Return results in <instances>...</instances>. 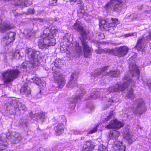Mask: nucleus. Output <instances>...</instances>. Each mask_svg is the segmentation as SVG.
Returning a JSON list of instances; mask_svg holds the SVG:
<instances>
[{"instance_id": "obj_1", "label": "nucleus", "mask_w": 151, "mask_h": 151, "mask_svg": "<svg viewBox=\"0 0 151 151\" xmlns=\"http://www.w3.org/2000/svg\"><path fill=\"white\" fill-rule=\"evenodd\" d=\"M124 81H125L122 85L117 84L115 86L110 87L107 89V93H109L111 92H119L120 91H126V96L129 98L133 99L134 95L133 93V87L134 83L133 80L128 76H126L123 78Z\"/></svg>"}, {"instance_id": "obj_2", "label": "nucleus", "mask_w": 151, "mask_h": 151, "mask_svg": "<svg viewBox=\"0 0 151 151\" xmlns=\"http://www.w3.org/2000/svg\"><path fill=\"white\" fill-rule=\"evenodd\" d=\"M25 51L27 55L25 59L28 61L26 65L25 63H23L20 68L25 69L27 68H35L39 66L40 65V59L41 58L40 51L29 48H27Z\"/></svg>"}, {"instance_id": "obj_3", "label": "nucleus", "mask_w": 151, "mask_h": 151, "mask_svg": "<svg viewBox=\"0 0 151 151\" xmlns=\"http://www.w3.org/2000/svg\"><path fill=\"white\" fill-rule=\"evenodd\" d=\"M73 28L76 31L79 32L80 36L79 37V39L83 47V51L84 53L85 57H89L91 55V48L88 45V44L87 33L79 23H75L73 26Z\"/></svg>"}, {"instance_id": "obj_4", "label": "nucleus", "mask_w": 151, "mask_h": 151, "mask_svg": "<svg viewBox=\"0 0 151 151\" xmlns=\"http://www.w3.org/2000/svg\"><path fill=\"white\" fill-rule=\"evenodd\" d=\"M20 73L19 66L13 70H8L2 73L3 78L5 84H7L19 76Z\"/></svg>"}, {"instance_id": "obj_5", "label": "nucleus", "mask_w": 151, "mask_h": 151, "mask_svg": "<svg viewBox=\"0 0 151 151\" xmlns=\"http://www.w3.org/2000/svg\"><path fill=\"white\" fill-rule=\"evenodd\" d=\"M99 27L102 30L105 29L106 31L114 30L115 28V24L119 23L117 19L111 18L100 20Z\"/></svg>"}, {"instance_id": "obj_6", "label": "nucleus", "mask_w": 151, "mask_h": 151, "mask_svg": "<svg viewBox=\"0 0 151 151\" xmlns=\"http://www.w3.org/2000/svg\"><path fill=\"white\" fill-rule=\"evenodd\" d=\"M124 0H111L110 3L106 4L105 8L107 10L112 8L114 12H120L123 9L125 8V4L123 2Z\"/></svg>"}, {"instance_id": "obj_7", "label": "nucleus", "mask_w": 151, "mask_h": 151, "mask_svg": "<svg viewBox=\"0 0 151 151\" xmlns=\"http://www.w3.org/2000/svg\"><path fill=\"white\" fill-rule=\"evenodd\" d=\"M13 105L9 106L12 108H6L7 111H10L13 113H16L18 114H23L27 110L26 106L19 101H13Z\"/></svg>"}, {"instance_id": "obj_8", "label": "nucleus", "mask_w": 151, "mask_h": 151, "mask_svg": "<svg viewBox=\"0 0 151 151\" xmlns=\"http://www.w3.org/2000/svg\"><path fill=\"white\" fill-rule=\"evenodd\" d=\"M47 37L44 38L41 37L38 42V46L40 49H47L49 47L54 46L56 44L55 39L47 38Z\"/></svg>"}, {"instance_id": "obj_9", "label": "nucleus", "mask_w": 151, "mask_h": 151, "mask_svg": "<svg viewBox=\"0 0 151 151\" xmlns=\"http://www.w3.org/2000/svg\"><path fill=\"white\" fill-rule=\"evenodd\" d=\"M136 107L133 110V112L135 114H142L145 110V103L142 99H137L134 102Z\"/></svg>"}, {"instance_id": "obj_10", "label": "nucleus", "mask_w": 151, "mask_h": 151, "mask_svg": "<svg viewBox=\"0 0 151 151\" xmlns=\"http://www.w3.org/2000/svg\"><path fill=\"white\" fill-rule=\"evenodd\" d=\"M151 40V31H150L149 35L145 36H143L142 37L139 38L137 41L136 47L138 51L141 50L144 51V46L145 43L149 42Z\"/></svg>"}, {"instance_id": "obj_11", "label": "nucleus", "mask_w": 151, "mask_h": 151, "mask_svg": "<svg viewBox=\"0 0 151 151\" xmlns=\"http://www.w3.org/2000/svg\"><path fill=\"white\" fill-rule=\"evenodd\" d=\"M6 137L12 143L14 144L19 143L22 139L21 134L15 132L7 133Z\"/></svg>"}, {"instance_id": "obj_12", "label": "nucleus", "mask_w": 151, "mask_h": 151, "mask_svg": "<svg viewBox=\"0 0 151 151\" xmlns=\"http://www.w3.org/2000/svg\"><path fill=\"white\" fill-rule=\"evenodd\" d=\"M129 48L127 46H123L118 47L114 50H111V54L119 57H123L128 52Z\"/></svg>"}, {"instance_id": "obj_13", "label": "nucleus", "mask_w": 151, "mask_h": 151, "mask_svg": "<svg viewBox=\"0 0 151 151\" xmlns=\"http://www.w3.org/2000/svg\"><path fill=\"white\" fill-rule=\"evenodd\" d=\"M86 91L85 90L82 88L77 90L76 91V96L73 97L72 98H70L69 99L68 101L71 104H73V107L76 106V104L80 100L83 96L85 93Z\"/></svg>"}, {"instance_id": "obj_14", "label": "nucleus", "mask_w": 151, "mask_h": 151, "mask_svg": "<svg viewBox=\"0 0 151 151\" xmlns=\"http://www.w3.org/2000/svg\"><path fill=\"white\" fill-rule=\"evenodd\" d=\"M54 78L55 81L58 85L60 88H62L65 84V80L64 77H63L60 72H55L54 74Z\"/></svg>"}, {"instance_id": "obj_15", "label": "nucleus", "mask_w": 151, "mask_h": 151, "mask_svg": "<svg viewBox=\"0 0 151 151\" xmlns=\"http://www.w3.org/2000/svg\"><path fill=\"white\" fill-rule=\"evenodd\" d=\"M15 36L16 33L15 32H10L8 33L3 38L2 43L6 45L10 44L15 40Z\"/></svg>"}, {"instance_id": "obj_16", "label": "nucleus", "mask_w": 151, "mask_h": 151, "mask_svg": "<svg viewBox=\"0 0 151 151\" xmlns=\"http://www.w3.org/2000/svg\"><path fill=\"white\" fill-rule=\"evenodd\" d=\"M78 77V73L75 72L72 73L70 77V80L67 83L68 88H73L77 85L76 80Z\"/></svg>"}, {"instance_id": "obj_17", "label": "nucleus", "mask_w": 151, "mask_h": 151, "mask_svg": "<svg viewBox=\"0 0 151 151\" xmlns=\"http://www.w3.org/2000/svg\"><path fill=\"white\" fill-rule=\"evenodd\" d=\"M112 148L114 151H125L126 147L122 141H116L114 142Z\"/></svg>"}, {"instance_id": "obj_18", "label": "nucleus", "mask_w": 151, "mask_h": 151, "mask_svg": "<svg viewBox=\"0 0 151 151\" xmlns=\"http://www.w3.org/2000/svg\"><path fill=\"white\" fill-rule=\"evenodd\" d=\"M123 136L124 139L130 144H132L133 142L135 141L136 139L133 135L129 134V129H127L124 130Z\"/></svg>"}, {"instance_id": "obj_19", "label": "nucleus", "mask_w": 151, "mask_h": 151, "mask_svg": "<svg viewBox=\"0 0 151 151\" xmlns=\"http://www.w3.org/2000/svg\"><path fill=\"white\" fill-rule=\"evenodd\" d=\"M124 124L117 120H112L110 123L106 127L107 129L114 128H120L124 126Z\"/></svg>"}, {"instance_id": "obj_20", "label": "nucleus", "mask_w": 151, "mask_h": 151, "mask_svg": "<svg viewBox=\"0 0 151 151\" xmlns=\"http://www.w3.org/2000/svg\"><path fill=\"white\" fill-rule=\"evenodd\" d=\"M129 70L132 77L139 75L140 71L136 65L134 64H131L129 65Z\"/></svg>"}, {"instance_id": "obj_21", "label": "nucleus", "mask_w": 151, "mask_h": 151, "mask_svg": "<svg viewBox=\"0 0 151 151\" xmlns=\"http://www.w3.org/2000/svg\"><path fill=\"white\" fill-rule=\"evenodd\" d=\"M95 145L91 141L85 142L82 147V150L84 151H92L94 149Z\"/></svg>"}, {"instance_id": "obj_22", "label": "nucleus", "mask_w": 151, "mask_h": 151, "mask_svg": "<svg viewBox=\"0 0 151 151\" xmlns=\"http://www.w3.org/2000/svg\"><path fill=\"white\" fill-rule=\"evenodd\" d=\"M66 121L64 118V121L63 123L58 124L55 129V132L56 135H60L64 131V124H66Z\"/></svg>"}, {"instance_id": "obj_23", "label": "nucleus", "mask_w": 151, "mask_h": 151, "mask_svg": "<svg viewBox=\"0 0 151 151\" xmlns=\"http://www.w3.org/2000/svg\"><path fill=\"white\" fill-rule=\"evenodd\" d=\"M120 132L117 130H113L110 131L108 139H112L113 140L117 139L118 137L120 136Z\"/></svg>"}, {"instance_id": "obj_24", "label": "nucleus", "mask_w": 151, "mask_h": 151, "mask_svg": "<svg viewBox=\"0 0 151 151\" xmlns=\"http://www.w3.org/2000/svg\"><path fill=\"white\" fill-rule=\"evenodd\" d=\"M20 92L22 94L25 95L27 96H28L31 93L29 87L26 85H24L21 88Z\"/></svg>"}, {"instance_id": "obj_25", "label": "nucleus", "mask_w": 151, "mask_h": 151, "mask_svg": "<svg viewBox=\"0 0 151 151\" xmlns=\"http://www.w3.org/2000/svg\"><path fill=\"white\" fill-rule=\"evenodd\" d=\"M12 28L11 25L10 24L4 23L0 26V32L2 33H4L12 29Z\"/></svg>"}, {"instance_id": "obj_26", "label": "nucleus", "mask_w": 151, "mask_h": 151, "mask_svg": "<svg viewBox=\"0 0 151 151\" xmlns=\"http://www.w3.org/2000/svg\"><path fill=\"white\" fill-rule=\"evenodd\" d=\"M45 118V114L43 113H37L34 115L32 118L34 120H36V119L37 120H40L42 122H43L44 121Z\"/></svg>"}, {"instance_id": "obj_27", "label": "nucleus", "mask_w": 151, "mask_h": 151, "mask_svg": "<svg viewBox=\"0 0 151 151\" xmlns=\"http://www.w3.org/2000/svg\"><path fill=\"white\" fill-rule=\"evenodd\" d=\"M74 50L75 52L78 55H80L82 52V49L79 43L76 42L73 44Z\"/></svg>"}, {"instance_id": "obj_28", "label": "nucleus", "mask_w": 151, "mask_h": 151, "mask_svg": "<svg viewBox=\"0 0 151 151\" xmlns=\"http://www.w3.org/2000/svg\"><path fill=\"white\" fill-rule=\"evenodd\" d=\"M95 52L98 54H101L102 53H109L111 54L112 52L111 50L109 49L105 48L103 49L101 48H98V49L95 50Z\"/></svg>"}, {"instance_id": "obj_29", "label": "nucleus", "mask_w": 151, "mask_h": 151, "mask_svg": "<svg viewBox=\"0 0 151 151\" xmlns=\"http://www.w3.org/2000/svg\"><path fill=\"white\" fill-rule=\"evenodd\" d=\"M109 67L108 66H105L103 68L99 70L95 74H93L91 75V77H93L94 78H95L96 77L98 76L103 73L105 72L107 70V68Z\"/></svg>"}, {"instance_id": "obj_30", "label": "nucleus", "mask_w": 151, "mask_h": 151, "mask_svg": "<svg viewBox=\"0 0 151 151\" xmlns=\"http://www.w3.org/2000/svg\"><path fill=\"white\" fill-rule=\"evenodd\" d=\"M119 72L118 70L110 71L107 72L106 75L111 77H116L119 76Z\"/></svg>"}, {"instance_id": "obj_31", "label": "nucleus", "mask_w": 151, "mask_h": 151, "mask_svg": "<svg viewBox=\"0 0 151 151\" xmlns=\"http://www.w3.org/2000/svg\"><path fill=\"white\" fill-rule=\"evenodd\" d=\"M50 28L49 27L46 28L43 31V34L41 37L44 38L48 37L47 38H50Z\"/></svg>"}, {"instance_id": "obj_32", "label": "nucleus", "mask_w": 151, "mask_h": 151, "mask_svg": "<svg viewBox=\"0 0 151 151\" xmlns=\"http://www.w3.org/2000/svg\"><path fill=\"white\" fill-rule=\"evenodd\" d=\"M99 92L98 91L94 90L90 94V97L93 99L98 98L100 97Z\"/></svg>"}, {"instance_id": "obj_33", "label": "nucleus", "mask_w": 151, "mask_h": 151, "mask_svg": "<svg viewBox=\"0 0 151 151\" xmlns=\"http://www.w3.org/2000/svg\"><path fill=\"white\" fill-rule=\"evenodd\" d=\"M53 64H54L55 67L60 68L63 65L61 60L59 59H56L54 61Z\"/></svg>"}, {"instance_id": "obj_34", "label": "nucleus", "mask_w": 151, "mask_h": 151, "mask_svg": "<svg viewBox=\"0 0 151 151\" xmlns=\"http://www.w3.org/2000/svg\"><path fill=\"white\" fill-rule=\"evenodd\" d=\"M58 29H54V28L51 29L50 34V40H51L52 38L55 39L54 37L56 35V34L58 32Z\"/></svg>"}, {"instance_id": "obj_35", "label": "nucleus", "mask_w": 151, "mask_h": 151, "mask_svg": "<svg viewBox=\"0 0 151 151\" xmlns=\"http://www.w3.org/2000/svg\"><path fill=\"white\" fill-rule=\"evenodd\" d=\"M7 144L6 141H4L1 138L0 139V151L5 150Z\"/></svg>"}, {"instance_id": "obj_36", "label": "nucleus", "mask_w": 151, "mask_h": 151, "mask_svg": "<svg viewBox=\"0 0 151 151\" xmlns=\"http://www.w3.org/2000/svg\"><path fill=\"white\" fill-rule=\"evenodd\" d=\"M34 83H35L36 84L40 85V84H42L43 82L40 79L36 77H34L32 78Z\"/></svg>"}, {"instance_id": "obj_37", "label": "nucleus", "mask_w": 151, "mask_h": 151, "mask_svg": "<svg viewBox=\"0 0 151 151\" xmlns=\"http://www.w3.org/2000/svg\"><path fill=\"white\" fill-rule=\"evenodd\" d=\"M14 58L16 59H22V57L21 55L19 50H17L15 51L13 54Z\"/></svg>"}, {"instance_id": "obj_38", "label": "nucleus", "mask_w": 151, "mask_h": 151, "mask_svg": "<svg viewBox=\"0 0 151 151\" xmlns=\"http://www.w3.org/2000/svg\"><path fill=\"white\" fill-rule=\"evenodd\" d=\"M22 1V6H29L32 3L31 1L28 0H23Z\"/></svg>"}, {"instance_id": "obj_39", "label": "nucleus", "mask_w": 151, "mask_h": 151, "mask_svg": "<svg viewBox=\"0 0 151 151\" xmlns=\"http://www.w3.org/2000/svg\"><path fill=\"white\" fill-rule=\"evenodd\" d=\"M24 33L25 35H26V37L27 38L30 37L32 34V32L30 30L26 29L25 30Z\"/></svg>"}, {"instance_id": "obj_40", "label": "nucleus", "mask_w": 151, "mask_h": 151, "mask_svg": "<svg viewBox=\"0 0 151 151\" xmlns=\"http://www.w3.org/2000/svg\"><path fill=\"white\" fill-rule=\"evenodd\" d=\"M22 1L21 0H13L12 3L15 6L22 5Z\"/></svg>"}, {"instance_id": "obj_41", "label": "nucleus", "mask_w": 151, "mask_h": 151, "mask_svg": "<svg viewBox=\"0 0 151 151\" xmlns=\"http://www.w3.org/2000/svg\"><path fill=\"white\" fill-rule=\"evenodd\" d=\"M97 151H107V149L106 146L101 145H99Z\"/></svg>"}, {"instance_id": "obj_42", "label": "nucleus", "mask_w": 151, "mask_h": 151, "mask_svg": "<svg viewBox=\"0 0 151 151\" xmlns=\"http://www.w3.org/2000/svg\"><path fill=\"white\" fill-rule=\"evenodd\" d=\"M57 0H49V4L51 6H54L56 4Z\"/></svg>"}, {"instance_id": "obj_43", "label": "nucleus", "mask_w": 151, "mask_h": 151, "mask_svg": "<svg viewBox=\"0 0 151 151\" xmlns=\"http://www.w3.org/2000/svg\"><path fill=\"white\" fill-rule=\"evenodd\" d=\"M113 114V112H110L108 116H107V117L104 120V122H107L108 120L111 118V116Z\"/></svg>"}, {"instance_id": "obj_44", "label": "nucleus", "mask_w": 151, "mask_h": 151, "mask_svg": "<svg viewBox=\"0 0 151 151\" xmlns=\"http://www.w3.org/2000/svg\"><path fill=\"white\" fill-rule=\"evenodd\" d=\"M140 14H134L133 16V18H132V20H134L140 17Z\"/></svg>"}, {"instance_id": "obj_45", "label": "nucleus", "mask_w": 151, "mask_h": 151, "mask_svg": "<svg viewBox=\"0 0 151 151\" xmlns=\"http://www.w3.org/2000/svg\"><path fill=\"white\" fill-rule=\"evenodd\" d=\"M114 102V101L112 99H109L108 101V103L106 105H107V108H108L109 106H111L112 103Z\"/></svg>"}, {"instance_id": "obj_46", "label": "nucleus", "mask_w": 151, "mask_h": 151, "mask_svg": "<svg viewBox=\"0 0 151 151\" xmlns=\"http://www.w3.org/2000/svg\"><path fill=\"white\" fill-rule=\"evenodd\" d=\"M27 122V120H22L20 122V124L22 125H25V126H27L26 124Z\"/></svg>"}, {"instance_id": "obj_47", "label": "nucleus", "mask_w": 151, "mask_h": 151, "mask_svg": "<svg viewBox=\"0 0 151 151\" xmlns=\"http://www.w3.org/2000/svg\"><path fill=\"white\" fill-rule=\"evenodd\" d=\"M35 10L33 9H29L28 10V13L30 14H34L35 12Z\"/></svg>"}, {"instance_id": "obj_48", "label": "nucleus", "mask_w": 151, "mask_h": 151, "mask_svg": "<svg viewBox=\"0 0 151 151\" xmlns=\"http://www.w3.org/2000/svg\"><path fill=\"white\" fill-rule=\"evenodd\" d=\"M97 126L94 128L93 129H92L89 132V134H92L96 132L97 130Z\"/></svg>"}, {"instance_id": "obj_49", "label": "nucleus", "mask_w": 151, "mask_h": 151, "mask_svg": "<svg viewBox=\"0 0 151 151\" xmlns=\"http://www.w3.org/2000/svg\"><path fill=\"white\" fill-rule=\"evenodd\" d=\"M147 84L149 88L151 90V82H147Z\"/></svg>"}, {"instance_id": "obj_50", "label": "nucleus", "mask_w": 151, "mask_h": 151, "mask_svg": "<svg viewBox=\"0 0 151 151\" xmlns=\"http://www.w3.org/2000/svg\"><path fill=\"white\" fill-rule=\"evenodd\" d=\"M130 36H137V34L135 32L130 33Z\"/></svg>"}, {"instance_id": "obj_51", "label": "nucleus", "mask_w": 151, "mask_h": 151, "mask_svg": "<svg viewBox=\"0 0 151 151\" xmlns=\"http://www.w3.org/2000/svg\"><path fill=\"white\" fill-rule=\"evenodd\" d=\"M130 36V33H128L124 35L125 37H127Z\"/></svg>"}, {"instance_id": "obj_52", "label": "nucleus", "mask_w": 151, "mask_h": 151, "mask_svg": "<svg viewBox=\"0 0 151 151\" xmlns=\"http://www.w3.org/2000/svg\"><path fill=\"white\" fill-rule=\"evenodd\" d=\"M142 7H143V5H140V6H138V8L139 9H142Z\"/></svg>"}, {"instance_id": "obj_53", "label": "nucleus", "mask_w": 151, "mask_h": 151, "mask_svg": "<svg viewBox=\"0 0 151 151\" xmlns=\"http://www.w3.org/2000/svg\"><path fill=\"white\" fill-rule=\"evenodd\" d=\"M60 49L61 50H63V47H60Z\"/></svg>"}, {"instance_id": "obj_54", "label": "nucleus", "mask_w": 151, "mask_h": 151, "mask_svg": "<svg viewBox=\"0 0 151 151\" xmlns=\"http://www.w3.org/2000/svg\"><path fill=\"white\" fill-rule=\"evenodd\" d=\"M145 12H147V13H149L150 12L148 11H145Z\"/></svg>"}, {"instance_id": "obj_55", "label": "nucleus", "mask_w": 151, "mask_h": 151, "mask_svg": "<svg viewBox=\"0 0 151 151\" xmlns=\"http://www.w3.org/2000/svg\"><path fill=\"white\" fill-rule=\"evenodd\" d=\"M39 94H40V93H39L38 94V95H39Z\"/></svg>"}, {"instance_id": "obj_56", "label": "nucleus", "mask_w": 151, "mask_h": 151, "mask_svg": "<svg viewBox=\"0 0 151 151\" xmlns=\"http://www.w3.org/2000/svg\"><path fill=\"white\" fill-rule=\"evenodd\" d=\"M30 116L31 117H32L31 116V115H30Z\"/></svg>"}, {"instance_id": "obj_57", "label": "nucleus", "mask_w": 151, "mask_h": 151, "mask_svg": "<svg viewBox=\"0 0 151 151\" xmlns=\"http://www.w3.org/2000/svg\"><path fill=\"white\" fill-rule=\"evenodd\" d=\"M63 50L64 51H65V50Z\"/></svg>"}, {"instance_id": "obj_58", "label": "nucleus", "mask_w": 151, "mask_h": 151, "mask_svg": "<svg viewBox=\"0 0 151 151\" xmlns=\"http://www.w3.org/2000/svg\"><path fill=\"white\" fill-rule=\"evenodd\" d=\"M150 151H151V150H150Z\"/></svg>"}]
</instances>
